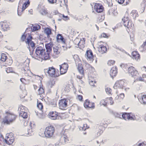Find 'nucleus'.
Segmentation results:
<instances>
[{"label":"nucleus","mask_w":146,"mask_h":146,"mask_svg":"<svg viewBox=\"0 0 146 146\" xmlns=\"http://www.w3.org/2000/svg\"><path fill=\"white\" fill-rule=\"evenodd\" d=\"M33 38L31 35H29L28 37L26 39L27 40L25 41L26 44L28 45L27 48L29 50L31 56H32L33 54L36 45V44L32 40Z\"/></svg>","instance_id":"f257e3e1"},{"label":"nucleus","mask_w":146,"mask_h":146,"mask_svg":"<svg viewBox=\"0 0 146 146\" xmlns=\"http://www.w3.org/2000/svg\"><path fill=\"white\" fill-rule=\"evenodd\" d=\"M123 118L125 120H136L139 119V118H137V115H135L132 113H124L122 115Z\"/></svg>","instance_id":"f03ea898"},{"label":"nucleus","mask_w":146,"mask_h":146,"mask_svg":"<svg viewBox=\"0 0 146 146\" xmlns=\"http://www.w3.org/2000/svg\"><path fill=\"white\" fill-rule=\"evenodd\" d=\"M54 127L52 125L47 127L45 129L44 134L47 137L50 138L53 136L54 132Z\"/></svg>","instance_id":"7ed1b4c3"},{"label":"nucleus","mask_w":146,"mask_h":146,"mask_svg":"<svg viewBox=\"0 0 146 146\" xmlns=\"http://www.w3.org/2000/svg\"><path fill=\"white\" fill-rule=\"evenodd\" d=\"M128 73L130 75L135 79H138L139 74L135 68L132 66L128 68Z\"/></svg>","instance_id":"20e7f679"},{"label":"nucleus","mask_w":146,"mask_h":146,"mask_svg":"<svg viewBox=\"0 0 146 146\" xmlns=\"http://www.w3.org/2000/svg\"><path fill=\"white\" fill-rule=\"evenodd\" d=\"M44 72L45 74L47 73L49 75V76L51 77H56L57 76V75L55 74V69L53 67L49 68L48 70L45 69Z\"/></svg>","instance_id":"39448f33"},{"label":"nucleus","mask_w":146,"mask_h":146,"mask_svg":"<svg viewBox=\"0 0 146 146\" xmlns=\"http://www.w3.org/2000/svg\"><path fill=\"white\" fill-rule=\"evenodd\" d=\"M30 4V2L29 0L27 1H25L23 4L22 8L21 9V8H19V6L18 8L17 9V13L19 16H20L21 15V12L25 10V9L27 8Z\"/></svg>","instance_id":"423d86ee"},{"label":"nucleus","mask_w":146,"mask_h":146,"mask_svg":"<svg viewBox=\"0 0 146 146\" xmlns=\"http://www.w3.org/2000/svg\"><path fill=\"white\" fill-rule=\"evenodd\" d=\"M125 84L124 82L122 80H120L116 82L113 86L115 89H116L117 87L119 88L123 89L125 88L124 86Z\"/></svg>","instance_id":"0eeeda50"},{"label":"nucleus","mask_w":146,"mask_h":146,"mask_svg":"<svg viewBox=\"0 0 146 146\" xmlns=\"http://www.w3.org/2000/svg\"><path fill=\"white\" fill-rule=\"evenodd\" d=\"M45 51V50L43 49L42 47L39 46L36 48L35 53L37 56H39L40 57H42L43 53Z\"/></svg>","instance_id":"6e6552de"},{"label":"nucleus","mask_w":146,"mask_h":146,"mask_svg":"<svg viewBox=\"0 0 146 146\" xmlns=\"http://www.w3.org/2000/svg\"><path fill=\"white\" fill-rule=\"evenodd\" d=\"M59 105L60 108L61 109L66 108L67 106L66 100L65 99L61 100L59 102Z\"/></svg>","instance_id":"1a4fd4ad"},{"label":"nucleus","mask_w":146,"mask_h":146,"mask_svg":"<svg viewBox=\"0 0 146 146\" xmlns=\"http://www.w3.org/2000/svg\"><path fill=\"white\" fill-rule=\"evenodd\" d=\"M128 19L127 17L124 16V18L122 19L124 25L125 27H127V28H129L131 26V23H129Z\"/></svg>","instance_id":"9d476101"},{"label":"nucleus","mask_w":146,"mask_h":146,"mask_svg":"<svg viewBox=\"0 0 146 146\" xmlns=\"http://www.w3.org/2000/svg\"><path fill=\"white\" fill-rule=\"evenodd\" d=\"M94 9L98 13L102 12L103 11V7L102 6L98 3L95 4L94 6Z\"/></svg>","instance_id":"9b49d317"},{"label":"nucleus","mask_w":146,"mask_h":146,"mask_svg":"<svg viewBox=\"0 0 146 146\" xmlns=\"http://www.w3.org/2000/svg\"><path fill=\"white\" fill-rule=\"evenodd\" d=\"M17 115L13 113L10 112V124L14 123L16 121Z\"/></svg>","instance_id":"f8f14e48"},{"label":"nucleus","mask_w":146,"mask_h":146,"mask_svg":"<svg viewBox=\"0 0 146 146\" xmlns=\"http://www.w3.org/2000/svg\"><path fill=\"white\" fill-rule=\"evenodd\" d=\"M98 50L99 52L102 54L106 53L107 51L106 47L103 45H100L98 47Z\"/></svg>","instance_id":"ddd939ff"},{"label":"nucleus","mask_w":146,"mask_h":146,"mask_svg":"<svg viewBox=\"0 0 146 146\" xmlns=\"http://www.w3.org/2000/svg\"><path fill=\"white\" fill-rule=\"evenodd\" d=\"M68 141L67 136L65 135H62L59 140V142L62 144H64Z\"/></svg>","instance_id":"4468645a"},{"label":"nucleus","mask_w":146,"mask_h":146,"mask_svg":"<svg viewBox=\"0 0 146 146\" xmlns=\"http://www.w3.org/2000/svg\"><path fill=\"white\" fill-rule=\"evenodd\" d=\"M58 115V113L56 112L52 111L49 113L48 115L49 117L51 119L55 120L56 119Z\"/></svg>","instance_id":"2eb2a0df"},{"label":"nucleus","mask_w":146,"mask_h":146,"mask_svg":"<svg viewBox=\"0 0 146 146\" xmlns=\"http://www.w3.org/2000/svg\"><path fill=\"white\" fill-rule=\"evenodd\" d=\"M1 28L2 31H6L9 29V25L6 22H3L1 25Z\"/></svg>","instance_id":"dca6fc26"},{"label":"nucleus","mask_w":146,"mask_h":146,"mask_svg":"<svg viewBox=\"0 0 146 146\" xmlns=\"http://www.w3.org/2000/svg\"><path fill=\"white\" fill-rule=\"evenodd\" d=\"M9 134L7 133L6 135V137L5 139H4L3 136L2 135H0V141H5V142L8 144H9V141L8 140V139L9 138Z\"/></svg>","instance_id":"f3484780"},{"label":"nucleus","mask_w":146,"mask_h":146,"mask_svg":"<svg viewBox=\"0 0 146 146\" xmlns=\"http://www.w3.org/2000/svg\"><path fill=\"white\" fill-rule=\"evenodd\" d=\"M85 56L87 57V58L90 60L93 59L94 56L91 50H87L85 54Z\"/></svg>","instance_id":"a211bd4d"},{"label":"nucleus","mask_w":146,"mask_h":146,"mask_svg":"<svg viewBox=\"0 0 146 146\" xmlns=\"http://www.w3.org/2000/svg\"><path fill=\"white\" fill-rule=\"evenodd\" d=\"M132 58L133 59L138 60L140 58V55L137 51H134L132 53Z\"/></svg>","instance_id":"6ab92c4d"},{"label":"nucleus","mask_w":146,"mask_h":146,"mask_svg":"<svg viewBox=\"0 0 146 146\" xmlns=\"http://www.w3.org/2000/svg\"><path fill=\"white\" fill-rule=\"evenodd\" d=\"M117 74V71L116 67H113L111 68L110 71V75L113 78V77L115 76Z\"/></svg>","instance_id":"aec40b11"},{"label":"nucleus","mask_w":146,"mask_h":146,"mask_svg":"<svg viewBox=\"0 0 146 146\" xmlns=\"http://www.w3.org/2000/svg\"><path fill=\"white\" fill-rule=\"evenodd\" d=\"M53 46V44L51 43L46 44L45 47L46 49V52L50 53L52 51V48Z\"/></svg>","instance_id":"412c9836"},{"label":"nucleus","mask_w":146,"mask_h":146,"mask_svg":"<svg viewBox=\"0 0 146 146\" xmlns=\"http://www.w3.org/2000/svg\"><path fill=\"white\" fill-rule=\"evenodd\" d=\"M44 32L47 35V37L49 38L50 35L52 34L51 29L48 28H46L44 29Z\"/></svg>","instance_id":"4be33fe9"},{"label":"nucleus","mask_w":146,"mask_h":146,"mask_svg":"<svg viewBox=\"0 0 146 146\" xmlns=\"http://www.w3.org/2000/svg\"><path fill=\"white\" fill-rule=\"evenodd\" d=\"M40 26L39 25L35 24L34 25H32L31 29L32 31H35L40 29Z\"/></svg>","instance_id":"5701e85b"},{"label":"nucleus","mask_w":146,"mask_h":146,"mask_svg":"<svg viewBox=\"0 0 146 146\" xmlns=\"http://www.w3.org/2000/svg\"><path fill=\"white\" fill-rule=\"evenodd\" d=\"M56 39L57 41L58 40H60L63 43H65V41L64 39L61 34H58L56 36Z\"/></svg>","instance_id":"b1692460"},{"label":"nucleus","mask_w":146,"mask_h":146,"mask_svg":"<svg viewBox=\"0 0 146 146\" xmlns=\"http://www.w3.org/2000/svg\"><path fill=\"white\" fill-rule=\"evenodd\" d=\"M31 123H30L29 128L28 129V133L27 134L26 136H31L33 134V131H32V126L31 125Z\"/></svg>","instance_id":"393cba45"},{"label":"nucleus","mask_w":146,"mask_h":146,"mask_svg":"<svg viewBox=\"0 0 146 146\" xmlns=\"http://www.w3.org/2000/svg\"><path fill=\"white\" fill-rule=\"evenodd\" d=\"M85 39L83 38L82 40H81L78 44V45L79 48H81L84 47V44L85 43Z\"/></svg>","instance_id":"a878e982"},{"label":"nucleus","mask_w":146,"mask_h":146,"mask_svg":"<svg viewBox=\"0 0 146 146\" xmlns=\"http://www.w3.org/2000/svg\"><path fill=\"white\" fill-rule=\"evenodd\" d=\"M78 69L79 73L83 75L84 74V71L82 64H78Z\"/></svg>","instance_id":"bb28decb"},{"label":"nucleus","mask_w":146,"mask_h":146,"mask_svg":"<svg viewBox=\"0 0 146 146\" xmlns=\"http://www.w3.org/2000/svg\"><path fill=\"white\" fill-rule=\"evenodd\" d=\"M50 53L48 52H46L45 51L44 52L43 54V56L45 60H47L49 59L50 58Z\"/></svg>","instance_id":"cd10ccee"},{"label":"nucleus","mask_w":146,"mask_h":146,"mask_svg":"<svg viewBox=\"0 0 146 146\" xmlns=\"http://www.w3.org/2000/svg\"><path fill=\"white\" fill-rule=\"evenodd\" d=\"M19 115L20 117H22L23 118H26L27 117V113L25 111H22L21 112H19Z\"/></svg>","instance_id":"c85d7f7f"},{"label":"nucleus","mask_w":146,"mask_h":146,"mask_svg":"<svg viewBox=\"0 0 146 146\" xmlns=\"http://www.w3.org/2000/svg\"><path fill=\"white\" fill-rule=\"evenodd\" d=\"M10 145L12 144L13 143L14 141V134L12 133H10Z\"/></svg>","instance_id":"c756f323"},{"label":"nucleus","mask_w":146,"mask_h":146,"mask_svg":"<svg viewBox=\"0 0 146 146\" xmlns=\"http://www.w3.org/2000/svg\"><path fill=\"white\" fill-rule=\"evenodd\" d=\"M7 58V57L5 54L2 53L1 56L0 60L3 62H5Z\"/></svg>","instance_id":"7c9ffc66"},{"label":"nucleus","mask_w":146,"mask_h":146,"mask_svg":"<svg viewBox=\"0 0 146 146\" xmlns=\"http://www.w3.org/2000/svg\"><path fill=\"white\" fill-rule=\"evenodd\" d=\"M38 94L40 95V97H42L41 96H42L43 97V95H44V91L43 88L40 86L38 90Z\"/></svg>","instance_id":"2f4dec72"},{"label":"nucleus","mask_w":146,"mask_h":146,"mask_svg":"<svg viewBox=\"0 0 146 146\" xmlns=\"http://www.w3.org/2000/svg\"><path fill=\"white\" fill-rule=\"evenodd\" d=\"M9 116V115L5 116L2 121V123H3L4 124H9V121L8 120Z\"/></svg>","instance_id":"473e14b6"},{"label":"nucleus","mask_w":146,"mask_h":146,"mask_svg":"<svg viewBox=\"0 0 146 146\" xmlns=\"http://www.w3.org/2000/svg\"><path fill=\"white\" fill-rule=\"evenodd\" d=\"M68 65L66 63H64L61 65L60 67L64 69V72H66L68 68Z\"/></svg>","instance_id":"72a5a7b5"},{"label":"nucleus","mask_w":146,"mask_h":146,"mask_svg":"<svg viewBox=\"0 0 146 146\" xmlns=\"http://www.w3.org/2000/svg\"><path fill=\"white\" fill-rule=\"evenodd\" d=\"M37 107L40 110H41L43 108L42 104L40 102H39L38 100H37Z\"/></svg>","instance_id":"f704fd0d"},{"label":"nucleus","mask_w":146,"mask_h":146,"mask_svg":"<svg viewBox=\"0 0 146 146\" xmlns=\"http://www.w3.org/2000/svg\"><path fill=\"white\" fill-rule=\"evenodd\" d=\"M101 127V126H100L99 127ZM103 132V130L99 127V128L97 130V136L98 137L100 136Z\"/></svg>","instance_id":"c9c22d12"},{"label":"nucleus","mask_w":146,"mask_h":146,"mask_svg":"<svg viewBox=\"0 0 146 146\" xmlns=\"http://www.w3.org/2000/svg\"><path fill=\"white\" fill-rule=\"evenodd\" d=\"M90 102V101L88 100H86L84 103V107L86 108H88V107L89 106V105Z\"/></svg>","instance_id":"e433bc0d"},{"label":"nucleus","mask_w":146,"mask_h":146,"mask_svg":"<svg viewBox=\"0 0 146 146\" xmlns=\"http://www.w3.org/2000/svg\"><path fill=\"white\" fill-rule=\"evenodd\" d=\"M25 106H19L18 109V111H19V113L21 112L22 111H25Z\"/></svg>","instance_id":"4c0bfd02"},{"label":"nucleus","mask_w":146,"mask_h":146,"mask_svg":"<svg viewBox=\"0 0 146 146\" xmlns=\"http://www.w3.org/2000/svg\"><path fill=\"white\" fill-rule=\"evenodd\" d=\"M58 47H56V48H53L54 52L57 55L58 54L60 53V52L58 51Z\"/></svg>","instance_id":"58836bf2"},{"label":"nucleus","mask_w":146,"mask_h":146,"mask_svg":"<svg viewBox=\"0 0 146 146\" xmlns=\"http://www.w3.org/2000/svg\"><path fill=\"white\" fill-rule=\"evenodd\" d=\"M58 15L60 17H62L64 18V19L65 20H67L69 19L68 16H65L64 15H62L60 13H58Z\"/></svg>","instance_id":"ea45409f"},{"label":"nucleus","mask_w":146,"mask_h":146,"mask_svg":"<svg viewBox=\"0 0 146 146\" xmlns=\"http://www.w3.org/2000/svg\"><path fill=\"white\" fill-rule=\"evenodd\" d=\"M49 85L50 86V87L52 88V87L54 86L55 84V81L54 80H50L49 82Z\"/></svg>","instance_id":"a19ab883"},{"label":"nucleus","mask_w":146,"mask_h":146,"mask_svg":"<svg viewBox=\"0 0 146 146\" xmlns=\"http://www.w3.org/2000/svg\"><path fill=\"white\" fill-rule=\"evenodd\" d=\"M120 66L123 70L127 69V68L128 69V68L129 67L126 64H122L120 65Z\"/></svg>","instance_id":"79ce46f5"},{"label":"nucleus","mask_w":146,"mask_h":146,"mask_svg":"<svg viewBox=\"0 0 146 146\" xmlns=\"http://www.w3.org/2000/svg\"><path fill=\"white\" fill-rule=\"evenodd\" d=\"M40 13L42 15H45L47 13V11L44 9L41 10Z\"/></svg>","instance_id":"37998d69"},{"label":"nucleus","mask_w":146,"mask_h":146,"mask_svg":"<svg viewBox=\"0 0 146 146\" xmlns=\"http://www.w3.org/2000/svg\"><path fill=\"white\" fill-rule=\"evenodd\" d=\"M142 7L145 8L146 6V0H143L141 4Z\"/></svg>","instance_id":"c03bdc74"},{"label":"nucleus","mask_w":146,"mask_h":146,"mask_svg":"<svg viewBox=\"0 0 146 146\" xmlns=\"http://www.w3.org/2000/svg\"><path fill=\"white\" fill-rule=\"evenodd\" d=\"M94 108V103L90 102L89 105V106L88 107V108Z\"/></svg>","instance_id":"a18cd8bd"},{"label":"nucleus","mask_w":146,"mask_h":146,"mask_svg":"<svg viewBox=\"0 0 146 146\" xmlns=\"http://www.w3.org/2000/svg\"><path fill=\"white\" fill-rule=\"evenodd\" d=\"M26 35H25V33L23 34L21 38V39L22 42H24L25 41V40L26 39Z\"/></svg>","instance_id":"49530a36"},{"label":"nucleus","mask_w":146,"mask_h":146,"mask_svg":"<svg viewBox=\"0 0 146 146\" xmlns=\"http://www.w3.org/2000/svg\"><path fill=\"white\" fill-rule=\"evenodd\" d=\"M142 100L143 104H146V95L143 96L142 98Z\"/></svg>","instance_id":"de8ad7c7"},{"label":"nucleus","mask_w":146,"mask_h":146,"mask_svg":"<svg viewBox=\"0 0 146 146\" xmlns=\"http://www.w3.org/2000/svg\"><path fill=\"white\" fill-rule=\"evenodd\" d=\"M100 104L101 105H103L104 106H106L107 104L106 101L104 100H103L100 102Z\"/></svg>","instance_id":"09e8293b"},{"label":"nucleus","mask_w":146,"mask_h":146,"mask_svg":"<svg viewBox=\"0 0 146 146\" xmlns=\"http://www.w3.org/2000/svg\"><path fill=\"white\" fill-rule=\"evenodd\" d=\"M115 62L114 60H110L108 61V64L110 66H111V65H113L114 64Z\"/></svg>","instance_id":"8fccbe9b"},{"label":"nucleus","mask_w":146,"mask_h":146,"mask_svg":"<svg viewBox=\"0 0 146 146\" xmlns=\"http://www.w3.org/2000/svg\"><path fill=\"white\" fill-rule=\"evenodd\" d=\"M113 47L114 48H116L117 49H118L120 50V51H123L124 50H123V49H122L121 48H119L118 47H117L116 45H114L113 46Z\"/></svg>","instance_id":"3c124183"},{"label":"nucleus","mask_w":146,"mask_h":146,"mask_svg":"<svg viewBox=\"0 0 146 146\" xmlns=\"http://www.w3.org/2000/svg\"><path fill=\"white\" fill-rule=\"evenodd\" d=\"M111 89L110 88H107L106 89V91L107 94H111Z\"/></svg>","instance_id":"603ef678"},{"label":"nucleus","mask_w":146,"mask_h":146,"mask_svg":"<svg viewBox=\"0 0 146 146\" xmlns=\"http://www.w3.org/2000/svg\"><path fill=\"white\" fill-rule=\"evenodd\" d=\"M60 73L61 74H63L65 73H66V72H64V69H63V68H61V67H60Z\"/></svg>","instance_id":"864d4df0"},{"label":"nucleus","mask_w":146,"mask_h":146,"mask_svg":"<svg viewBox=\"0 0 146 146\" xmlns=\"http://www.w3.org/2000/svg\"><path fill=\"white\" fill-rule=\"evenodd\" d=\"M101 36L102 37L104 38H108L109 37V36L107 35V34L104 33H102L101 35Z\"/></svg>","instance_id":"5fc2aeb1"},{"label":"nucleus","mask_w":146,"mask_h":146,"mask_svg":"<svg viewBox=\"0 0 146 146\" xmlns=\"http://www.w3.org/2000/svg\"><path fill=\"white\" fill-rule=\"evenodd\" d=\"M10 73H13L15 74H17L14 72L13 68L11 67H10Z\"/></svg>","instance_id":"6e6d98bb"},{"label":"nucleus","mask_w":146,"mask_h":146,"mask_svg":"<svg viewBox=\"0 0 146 146\" xmlns=\"http://www.w3.org/2000/svg\"><path fill=\"white\" fill-rule=\"evenodd\" d=\"M48 1L49 3L53 4L56 3L57 0H48Z\"/></svg>","instance_id":"4d7b16f0"},{"label":"nucleus","mask_w":146,"mask_h":146,"mask_svg":"<svg viewBox=\"0 0 146 146\" xmlns=\"http://www.w3.org/2000/svg\"><path fill=\"white\" fill-rule=\"evenodd\" d=\"M95 83V81H93L92 80H91L90 81L89 83L90 84V85L92 86H94V84Z\"/></svg>","instance_id":"13d9d810"},{"label":"nucleus","mask_w":146,"mask_h":146,"mask_svg":"<svg viewBox=\"0 0 146 146\" xmlns=\"http://www.w3.org/2000/svg\"><path fill=\"white\" fill-rule=\"evenodd\" d=\"M136 80H135L134 81V82H135L136 81H138V80H139V81H143V78L142 77H141L140 76H139V77H138V79H135Z\"/></svg>","instance_id":"bf43d9fd"},{"label":"nucleus","mask_w":146,"mask_h":146,"mask_svg":"<svg viewBox=\"0 0 146 146\" xmlns=\"http://www.w3.org/2000/svg\"><path fill=\"white\" fill-rule=\"evenodd\" d=\"M119 97L121 98L122 99H123L124 97V94L123 93L120 94H119Z\"/></svg>","instance_id":"052dcab7"},{"label":"nucleus","mask_w":146,"mask_h":146,"mask_svg":"<svg viewBox=\"0 0 146 146\" xmlns=\"http://www.w3.org/2000/svg\"><path fill=\"white\" fill-rule=\"evenodd\" d=\"M125 0H118V2L119 4L123 3L124 1Z\"/></svg>","instance_id":"680f3d73"},{"label":"nucleus","mask_w":146,"mask_h":146,"mask_svg":"<svg viewBox=\"0 0 146 146\" xmlns=\"http://www.w3.org/2000/svg\"><path fill=\"white\" fill-rule=\"evenodd\" d=\"M87 125L86 124H84L83 125V127H81L82 128V129L83 130L85 131L86 129V127Z\"/></svg>","instance_id":"e2e57ef3"},{"label":"nucleus","mask_w":146,"mask_h":146,"mask_svg":"<svg viewBox=\"0 0 146 146\" xmlns=\"http://www.w3.org/2000/svg\"><path fill=\"white\" fill-rule=\"evenodd\" d=\"M78 98L79 100L81 101L83 99V97L82 96L78 95Z\"/></svg>","instance_id":"0e129e2a"},{"label":"nucleus","mask_w":146,"mask_h":146,"mask_svg":"<svg viewBox=\"0 0 146 146\" xmlns=\"http://www.w3.org/2000/svg\"><path fill=\"white\" fill-rule=\"evenodd\" d=\"M85 66H86L87 67V68H89V67L90 66V65L88 64L87 62L85 63Z\"/></svg>","instance_id":"69168bd1"},{"label":"nucleus","mask_w":146,"mask_h":146,"mask_svg":"<svg viewBox=\"0 0 146 146\" xmlns=\"http://www.w3.org/2000/svg\"><path fill=\"white\" fill-rule=\"evenodd\" d=\"M131 15V16H133L134 17V15H135L136 14L134 13V12H133V11L130 14Z\"/></svg>","instance_id":"338daca9"},{"label":"nucleus","mask_w":146,"mask_h":146,"mask_svg":"<svg viewBox=\"0 0 146 146\" xmlns=\"http://www.w3.org/2000/svg\"><path fill=\"white\" fill-rule=\"evenodd\" d=\"M13 62V61L11 57H10V63H11L12 64Z\"/></svg>","instance_id":"774afa93"}]
</instances>
